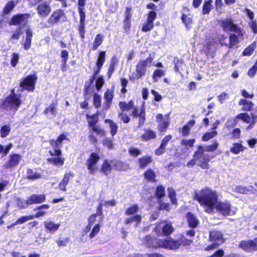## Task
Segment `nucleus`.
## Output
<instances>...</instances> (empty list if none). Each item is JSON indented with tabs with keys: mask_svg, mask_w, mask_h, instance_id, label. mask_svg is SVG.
<instances>
[{
	"mask_svg": "<svg viewBox=\"0 0 257 257\" xmlns=\"http://www.w3.org/2000/svg\"><path fill=\"white\" fill-rule=\"evenodd\" d=\"M194 199L204 208L207 212L211 213L217 203L218 194L215 191L206 188L200 191H196Z\"/></svg>",
	"mask_w": 257,
	"mask_h": 257,
	"instance_id": "obj_1",
	"label": "nucleus"
},
{
	"mask_svg": "<svg viewBox=\"0 0 257 257\" xmlns=\"http://www.w3.org/2000/svg\"><path fill=\"white\" fill-rule=\"evenodd\" d=\"M103 206V202H100L99 206L97 207V212L96 214L91 215L88 219V224L92 226V229L89 235L90 238L95 237L100 230L99 224L96 223L94 225L96 221V217L97 216L101 215L102 214V206Z\"/></svg>",
	"mask_w": 257,
	"mask_h": 257,
	"instance_id": "obj_2",
	"label": "nucleus"
},
{
	"mask_svg": "<svg viewBox=\"0 0 257 257\" xmlns=\"http://www.w3.org/2000/svg\"><path fill=\"white\" fill-rule=\"evenodd\" d=\"M209 239L212 243L206 247V250L217 248L220 245L223 243L225 240L223 234L219 231L213 230L210 232Z\"/></svg>",
	"mask_w": 257,
	"mask_h": 257,
	"instance_id": "obj_3",
	"label": "nucleus"
},
{
	"mask_svg": "<svg viewBox=\"0 0 257 257\" xmlns=\"http://www.w3.org/2000/svg\"><path fill=\"white\" fill-rule=\"evenodd\" d=\"M154 230L159 235L168 236L174 231L172 223L168 221H162L154 228Z\"/></svg>",
	"mask_w": 257,
	"mask_h": 257,
	"instance_id": "obj_4",
	"label": "nucleus"
},
{
	"mask_svg": "<svg viewBox=\"0 0 257 257\" xmlns=\"http://www.w3.org/2000/svg\"><path fill=\"white\" fill-rule=\"evenodd\" d=\"M22 101L20 99V95L13 94L8 97L3 103L4 108L10 109L13 111H16L20 106Z\"/></svg>",
	"mask_w": 257,
	"mask_h": 257,
	"instance_id": "obj_5",
	"label": "nucleus"
},
{
	"mask_svg": "<svg viewBox=\"0 0 257 257\" xmlns=\"http://www.w3.org/2000/svg\"><path fill=\"white\" fill-rule=\"evenodd\" d=\"M193 157L197 159V165L203 169H208L210 159L208 154L202 152L201 149H197L194 153Z\"/></svg>",
	"mask_w": 257,
	"mask_h": 257,
	"instance_id": "obj_6",
	"label": "nucleus"
},
{
	"mask_svg": "<svg viewBox=\"0 0 257 257\" xmlns=\"http://www.w3.org/2000/svg\"><path fill=\"white\" fill-rule=\"evenodd\" d=\"M234 34H231L229 36V43L228 47L230 49H236L239 46L238 44L241 41L244 40L245 31L242 29H238Z\"/></svg>",
	"mask_w": 257,
	"mask_h": 257,
	"instance_id": "obj_7",
	"label": "nucleus"
},
{
	"mask_svg": "<svg viewBox=\"0 0 257 257\" xmlns=\"http://www.w3.org/2000/svg\"><path fill=\"white\" fill-rule=\"evenodd\" d=\"M68 140L67 137L64 135L61 134L56 141L54 140H51L49 143L53 148V151H49L51 156H60L62 152L60 148L62 147V143L64 140Z\"/></svg>",
	"mask_w": 257,
	"mask_h": 257,
	"instance_id": "obj_8",
	"label": "nucleus"
},
{
	"mask_svg": "<svg viewBox=\"0 0 257 257\" xmlns=\"http://www.w3.org/2000/svg\"><path fill=\"white\" fill-rule=\"evenodd\" d=\"M37 80V76L36 74L27 76L20 83V87L29 91H33Z\"/></svg>",
	"mask_w": 257,
	"mask_h": 257,
	"instance_id": "obj_9",
	"label": "nucleus"
},
{
	"mask_svg": "<svg viewBox=\"0 0 257 257\" xmlns=\"http://www.w3.org/2000/svg\"><path fill=\"white\" fill-rule=\"evenodd\" d=\"M214 209L223 215H232L235 213V211L231 208V205L228 202L217 201Z\"/></svg>",
	"mask_w": 257,
	"mask_h": 257,
	"instance_id": "obj_10",
	"label": "nucleus"
},
{
	"mask_svg": "<svg viewBox=\"0 0 257 257\" xmlns=\"http://www.w3.org/2000/svg\"><path fill=\"white\" fill-rule=\"evenodd\" d=\"M153 58L151 57H148L145 60H143L139 62L136 66V77L139 79L145 74L146 67L151 63Z\"/></svg>",
	"mask_w": 257,
	"mask_h": 257,
	"instance_id": "obj_11",
	"label": "nucleus"
},
{
	"mask_svg": "<svg viewBox=\"0 0 257 257\" xmlns=\"http://www.w3.org/2000/svg\"><path fill=\"white\" fill-rule=\"evenodd\" d=\"M239 247L246 252H252L257 250V237L253 240H242Z\"/></svg>",
	"mask_w": 257,
	"mask_h": 257,
	"instance_id": "obj_12",
	"label": "nucleus"
},
{
	"mask_svg": "<svg viewBox=\"0 0 257 257\" xmlns=\"http://www.w3.org/2000/svg\"><path fill=\"white\" fill-rule=\"evenodd\" d=\"M221 26L225 31L236 32L238 29H242L240 27L234 23L233 20L231 18H227L221 21Z\"/></svg>",
	"mask_w": 257,
	"mask_h": 257,
	"instance_id": "obj_13",
	"label": "nucleus"
},
{
	"mask_svg": "<svg viewBox=\"0 0 257 257\" xmlns=\"http://www.w3.org/2000/svg\"><path fill=\"white\" fill-rule=\"evenodd\" d=\"M99 159L100 158L98 154L92 153L86 161L87 168L90 174H93L95 172L97 168L96 164Z\"/></svg>",
	"mask_w": 257,
	"mask_h": 257,
	"instance_id": "obj_14",
	"label": "nucleus"
},
{
	"mask_svg": "<svg viewBox=\"0 0 257 257\" xmlns=\"http://www.w3.org/2000/svg\"><path fill=\"white\" fill-rule=\"evenodd\" d=\"M180 240H175L173 238L161 239V247H164L169 249H175L180 246Z\"/></svg>",
	"mask_w": 257,
	"mask_h": 257,
	"instance_id": "obj_15",
	"label": "nucleus"
},
{
	"mask_svg": "<svg viewBox=\"0 0 257 257\" xmlns=\"http://www.w3.org/2000/svg\"><path fill=\"white\" fill-rule=\"evenodd\" d=\"M37 11L41 17H47L51 11V8L49 4L46 2L39 4L37 7Z\"/></svg>",
	"mask_w": 257,
	"mask_h": 257,
	"instance_id": "obj_16",
	"label": "nucleus"
},
{
	"mask_svg": "<svg viewBox=\"0 0 257 257\" xmlns=\"http://www.w3.org/2000/svg\"><path fill=\"white\" fill-rule=\"evenodd\" d=\"M21 159L22 156L19 154L11 155L9 157V160L4 165V167L7 169L15 167L18 165Z\"/></svg>",
	"mask_w": 257,
	"mask_h": 257,
	"instance_id": "obj_17",
	"label": "nucleus"
},
{
	"mask_svg": "<svg viewBox=\"0 0 257 257\" xmlns=\"http://www.w3.org/2000/svg\"><path fill=\"white\" fill-rule=\"evenodd\" d=\"M30 17V15L28 14H18L14 16L11 19L12 24L13 25H19L27 23Z\"/></svg>",
	"mask_w": 257,
	"mask_h": 257,
	"instance_id": "obj_18",
	"label": "nucleus"
},
{
	"mask_svg": "<svg viewBox=\"0 0 257 257\" xmlns=\"http://www.w3.org/2000/svg\"><path fill=\"white\" fill-rule=\"evenodd\" d=\"M143 243L149 247H160L161 239H157L155 237H152L150 235H147L143 240Z\"/></svg>",
	"mask_w": 257,
	"mask_h": 257,
	"instance_id": "obj_19",
	"label": "nucleus"
},
{
	"mask_svg": "<svg viewBox=\"0 0 257 257\" xmlns=\"http://www.w3.org/2000/svg\"><path fill=\"white\" fill-rule=\"evenodd\" d=\"M157 119L159 124L158 127L161 131H165L169 125V118L168 115L165 117L162 114H158L157 115Z\"/></svg>",
	"mask_w": 257,
	"mask_h": 257,
	"instance_id": "obj_20",
	"label": "nucleus"
},
{
	"mask_svg": "<svg viewBox=\"0 0 257 257\" xmlns=\"http://www.w3.org/2000/svg\"><path fill=\"white\" fill-rule=\"evenodd\" d=\"M251 115L246 113H240L236 115V119H240L246 123L252 122L256 123L257 121V115L252 113H250Z\"/></svg>",
	"mask_w": 257,
	"mask_h": 257,
	"instance_id": "obj_21",
	"label": "nucleus"
},
{
	"mask_svg": "<svg viewBox=\"0 0 257 257\" xmlns=\"http://www.w3.org/2000/svg\"><path fill=\"white\" fill-rule=\"evenodd\" d=\"M64 15V12L62 10L55 11L48 19L47 22L50 25L53 26L58 23L61 17Z\"/></svg>",
	"mask_w": 257,
	"mask_h": 257,
	"instance_id": "obj_22",
	"label": "nucleus"
},
{
	"mask_svg": "<svg viewBox=\"0 0 257 257\" xmlns=\"http://www.w3.org/2000/svg\"><path fill=\"white\" fill-rule=\"evenodd\" d=\"M217 47V44L214 40H209L205 43L204 51L207 55L213 54Z\"/></svg>",
	"mask_w": 257,
	"mask_h": 257,
	"instance_id": "obj_23",
	"label": "nucleus"
},
{
	"mask_svg": "<svg viewBox=\"0 0 257 257\" xmlns=\"http://www.w3.org/2000/svg\"><path fill=\"white\" fill-rule=\"evenodd\" d=\"M44 194H33L28 198V203L30 205L36 203H41L45 200Z\"/></svg>",
	"mask_w": 257,
	"mask_h": 257,
	"instance_id": "obj_24",
	"label": "nucleus"
},
{
	"mask_svg": "<svg viewBox=\"0 0 257 257\" xmlns=\"http://www.w3.org/2000/svg\"><path fill=\"white\" fill-rule=\"evenodd\" d=\"M44 225L45 228L51 232L57 231L60 226L59 223H55L54 222L50 220L45 221L44 222Z\"/></svg>",
	"mask_w": 257,
	"mask_h": 257,
	"instance_id": "obj_25",
	"label": "nucleus"
},
{
	"mask_svg": "<svg viewBox=\"0 0 257 257\" xmlns=\"http://www.w3.org/2000/svg\"><path fill=\"white\" fill-rule=\"evenodd\" d=\"M113 91H112L109 89H107L106 90V91L105 92V93L104 94V99H105V100L106 101V105L104 107V108L106 110L108 109L110 107V104L111 103V100L113 98Z\"/></svg>",
	"mask_w": 257,
	"mask_h": 257,
	"instance_id": "obj_26",
	"label": "nucleus"
},
{
	"mask_svg": "<svg viewBox=\"0 0 257 257\" xmlns=\"http://www.w3.org/2000/svg\"><path fill=\"white\" fill-rule=\"evenodd\" d=\"M239 104L242 105V109L243 111H251L253 106V104L251 101L244 99H241L239 102Z\"/></svg>",
	"mask_w": 257,
	"mask_h": 257,
	"instance_id": "obj_27",
	"label": "nucleus"
},
{
	"mask_svg": "<svg viewBox=\"0 0 257 257\" xmlns=\"http://www.w3.org/2000/svg\"><path fill=\"white\" fill-rule=\"evenodd\" d=\"M41 174L36 171L30 169H28L27 170V178L29 180H37L41 178Z\"/></svg>",
	"mask_w": 257,
	"mask_h": 257,
	"instance_id": "obj_28",
	"label": "nucleus"
},
{
	"mask_svg": "<svg viewBox=\"0 0 257 257\" xmlns=\"http://www.w3.org/2000/svg\"><path fill=\"white\" fill-rule=\"evenodd\" d=\"M187 217L189 226L192 227H196L198 223V220L195 216L191 212H188Z\"/></svg>",
	"mask_w": 257,
	"mask_h": 257,
	"instance_id": "obj_29",
	"label": "nucleus"
},
{
	"mask_svg": "<svg viewBox=\"0 0 257 257\" xmlns=\"http://www.w3.org/2000/svg\"><path fill=\"white\" fill-rule=\"evenodd\" d=\"M218 146V144L217 142H214L212 145H208V146H200L198 147L197 149H201L202 150V152L204 153L206 152H212L215 151L217 149Z\"/></svg>",
	"mask_w": 257,
	"mask_h": 257,
	"instance_id": "obj_30",
	"label": "nucleus"
},
{
	"mask_svg": "<svg viewBox=\"0 0 257 257\" xmlns=\"http://www.w3.org/2000/svg\"><path fill=\"white\" fill-rule=\"evenodd\" d=\"M17 3L14 1L8 2L3 10V15H6L9 14L15 7Z\"/></svg>",
	"mask_w": 257,
	"mask_h": 257,
	"instance_id": "obj_31",
	"label": "nucleus"
},
{
	"mask_svg": "<svg viewBox=\"0 0 257 257\" xmlns=\"http://www.w3.org/2000/svg\"><path fill=\"white\" fill-rule=\"evenodd\" d=\"M105 122L109 123L110 134L112 136H114L116 134L117 131V125L112 120L109 119H105Z\"/></svg>",
	"mask_w": 257,
	"mask_h": 257,
	"instance_id": "obj_32",
	"label": "nucleus"
},
{
	"mask_svg": "<svg viewBox=\"0 0 257 257\" xmlns=\"http://www.w3.org/2000/svg\"><path fill=\"white\" fill-rule=\"evenodd\" d=\"M245 148L241 144L238 143H233L230 149V151L233 154H238L240 152L243 151Z\"/></svg>",
	"mask_w": 257,
	"mask_h": 257,
	"instance_id": "obj_33",
	"label": "nucleus"
},
{
	"mask_svg": "<svg viewBox=\"0 0 257 257\" xmlns=\"http://www.w3.org/2000/svg\"><path fill=\"white\" fill-rule=\"evenodd\" d=\"M103 41V36L101 34H97L94 40L92 49L96 50L98 47L102 44Z\"/></svg>",
	"mask_w": 257,
	"mask_h": 257,
	"instance_id": "obj_34",
	"label": "nucleus"
},
{
	"mask_svg": "<svg viewBox=\"0 0 257 257\" xmlns=\"http://www.w3.org/2000/svg\"><path fill=\"white\" fill-rule=\"evenodd\" d=\"M57 157H54L48 159V161L56 166H62L64 164V158L57 156Z\"/></svg>",
	"mask_w": 257,
	"mask_h": 257,
	"instance_id": "obj_35",
	"label": "nucleus"
},
{
	"mask_svg": "<svg viewBox=\"0 0 257 257\" xmlns=\"http://www.w3.org/2000/svg\"><path fill=\"white\" fill-rule=\"evenodd\" d=\"M119 106L122 111L128 110L134 108V105L133 101H130L127 103L124 102H120L119 103Z\"/></svg>",
	"mask_w": 257,
	"mask_h": 257,
	"instance_id": "obj_36",
	"label": "nucleus"
},
{
	"mask_svg": "<svg viewBox=\"0 0 257 257\" xmlns=\"http://www.w3.org/2000/svg\"><path fill=\"white\" fill-rule=\"evenodd\" d=\"M87 121L88 122L89 126L92 127L93 126L96 125V123L97 122L98 118L97 114H94L91 116L86 115Z\"/></svg>",
	"mask_w": 257,
	"mask_h": 257,
	"instance_id": "obj_37",
	"label": "nucleus"
},
{
	"mask_svg": "<svg viewBox=\"0 0 257 257\" xmlns=\"http://www.w3.org/2000/svg\"><path fill=\"white\" fill-rule=\"evenodd\" d=\"M142 217L140 215H135L130 217L126 218L124 221L125 224H130L133 222H136L137 224L140 222Z\"/></svg>",
	"mask_w": 257,
	"mask_h": 257,
	"instance_id": "obj_38",
	"label": "nucleus"
},
{
	"mask_svg": "<svg viewBox=\"0 0 257 257\" xmlns=\"http://www.w3.org/2000/svg\"><path fill=\"white\" fill-rule=\"evenodd\" d=\"M105 60V52L101 51L98 56L96 62V66L102 67Z\"/></svg>",
	"mask_w": 257,
	"mask_h": 257,
	"instance_id": "obj_39",
	"label": "nucleus"
},
{
	"mask_svg": "<svg viewBox=\"0 0 257 257\" xmlns=\"http://www.w3.org/2000/svg\"><path fill=\"white\" fill-rule=\"evenodd\" d=\"M11 130V128L9 125L2 126L0 131L1 137L3 138H6L10 134Z\"/></svg>",
	"mask_w": 257,
	"mask_h": 257,
	"instance_id": "obj_40",
	"label": "nucleus"
},
{
	"mask_svg": "<svg viewBox=\"0 0 257 257\" xmlns=\"http://www.w3.org/2000/svg\"><path fill=\"white\" fill-rule=\"evenodd\" d=\"M111 170V167L110 164L107 160H105L102 165V172L105 175H108L110 173Z\"/></svg>",
	"mask_w": 257,
	"mask_h": 257,
	"instance_id": "obj_41",
	"label": "nucleus"
},
{
	"mask_svg": "<svg viewBox=\"0 0 257 257\" xmlns=\"http://www.w3.org/2000/svg\"><path fill=\"white\" fill-rule=\"evenodd\" d=\"M151 162L152 159L150 157H145L141 158L139 160L140 167L141 168H144Z\"/></svg>",
	"mask_w": 257,
	"mask_h": 257,
	"instance_id": "obj_42",
	"label": "nucleus"
},
{
	"mask_svg": "<svg viewBox=\"0 0 257 257\" xmlns=\"http://www.w3.org/2000/svg\"><path fill=\"white\" fill-rule=\"evenodd\" d=\"M142 138L145 140L155 139L156 138V134L152 130H147L142 135Z\"/></svg>",
	"mask_w": 257,
	"mask_h": 257,
	"instance_id": "obj_43",
	"label": "nucleus"
},
{
	"mask_svg": "<svg viewBox=\"0 0 257 257\" xmlns=\"http://www.w3.org/2000/svg\"><path fill=\"white\" fill-rule=\"evenodd\" d=\"M139 209V208L137 205H133L126 209L125 214L126 215H133L138 212Z\"/></svg>",
	"mask_w": 257,
	"mask_h": 257,
	"instance_id": "obj_44",
	"label": "nucleus"
},
{
	"mask_svg": "<svg viewBox=\"0 0 257 257\" xmlns=\"http://www.w3.org/2000/svg\"><path fill=\"white\" fill-rule=\"evenodd\" d=\"M46 114H51L53 116H55L56 112V105L53 103L51 104L44 111Z\"/></svg>",
	"mask_w": 257,
	"mask_h": 257,
	"instance_id": "obj_45",
	"label": "nucleus"
},
{
	"mask_svg": "<svg viewBox=\"0 0 257 257\" xmlns=\"http://www.w3.org/2000/svg\"><path fill=\"white\" fill-rule=\"evenodd\" d=\"M255 48V43H252L248 47H247L243 52V55L244 56H250Z\"/></svg>",
	"mask_w": 257,
	"mask_h": 257,
	"instance_id": "obj_46",
	"label": "nucleus"
},
{
	"mask_svg": "<svg viewBox=\"0 0 257 257\" xmlns=\"http://www.w3.org/2000/svg\"><path fill=\"white\" fill-rule=\"evenodd\" d=\"M165 74V71L162 69H157L155 71L153 78L155 81H158L159 79Z\"/></svg>",
	"mask_w": 257,
	"mask_h": 257,
	"instance_id": "obj_47",
	"label": "nucleus"
},
{
	"mask_svg": "<svg viewBox=\"0 0 257 257\" xmlns=\"http://www.w3.org/2000/svg\"><path fill=\"white\" fill-rule=\"evenodd\" d=\"M168 196L170 198L171 202L176 204L177 203V200L176 198V193L174 189L172 188H169L168 189Z\"/></svg>",
	"mask_w": 257,
	"mask_h": 257,
	"instance_id": "obj_48",
	"label": "nucleus"
},
{
	"mask_svg": "<svg viewBox=\"0 0 257 257\" xmlns=\"http://www.w3.org/2000/svg\"><path fill=\"white\" fill-rule=\"evenodd\" d=\"M145 177L149 181H155V174L151 170H148L144 174Z\"/></svg>",
	"mask_w": 257,
	"mask_h": 257,
	"instance_id": "obj_49",
	"label": "nucleus"
},
{
	"mask_svg": "<svg viewBox=\"0 0 257 257\" xmlns=\"http://www.w3.org/2000/svg\"><path fill=\"white\" fill-rule=\"evenodd\" d=\"M34 218L33 215L24 216L20 217L16 221V224H21L29 220H32Z\"/></svg>",
	"mask_w": 257,
	"mask_h": 257,
	"instance_id": "obj_50",
	"label": "nucleus"
},
{
	"mask_svg": "<svg viewBox=\"0 0 257 257\" xmlns=\"http://www.w3.org/2000/svg\"><path fill=\"white\" fill-rule=\"evenodd\" d=\"M217 135V132L215 131L211 132L206 133L202 137V140L203 141H207L210 139L213 138Z\"/></svg>",
	"mask_w": 257,
	"mask_h": 257,
	"instance_id": "obj_51",
	"label": "nucleus"
},
{
	"mask_svg": "<svg viewBox=\"0 0 257 257\" xmlns=\"http://www.w3.org/2000/svg\"><path fill=\"white\" fill-rule=\"evenodd\" d=\"M105 83L104 80L102 76H99L95 82V87L97 91H99Z\"/></svg>",
	"mask_w": 257,
	"mask_h": 257,
	"instance_id": "obj_52",
	"label": "nucleus"
},
{
	"mask_svg": "<svg viewBox=\"0 0 257 257\" xmlns=\"http://www.w3.org/2000/svg\"><path fill=\"white\" fill-rule=\"evenodd\" d=\"M101 97L97 93H95L93 96V104L95 107H99L101 105Z\"/></svg>",
	"mask_w": 257,
	"mask_h": 257,
	"instance_id": "obj_53",
	"label": "nucleus"
},
{
	"mask_svg": "<svg viewBox=\"0 0 257 257\" xmlns=\"http://www.w3.org/2000/svg\"><path fill=\"white\" fill-rule=\"evenodd\" d=\"M154 28V23H150L147 21L146 23H144L143 25L142 30L144 32H147L151 31Z\"/></svg>",
	"mask_w": 257,
	"mask_h": 257,
	"instance_id": "obj_54",
	"label": "nucleus"
},
{
	"mask_svg": "<svg viewBox=\"0 0 257 257\" xmlns=\"http://www.w3.org/2000/svg\"><path fill=\"white\" fill-rule=\"evenodd\" d=\"M145 110L141 108V111L139 113V125L142 126L145 121Z\"/></svg>",
	"mask_w": 257,
	"mask_h": 257,
	"instance_id": "obj_55",
	"label": "nucleus"
},
{
	"mask_svg": "<svg viewBox=\"0 0 257 257\" xmlns=\"http://www.w3.org/2000/svg\"><path fill=\"white\" fill-rule=\"evenodd\" d=\"M91 130L96 133L97 135H100L101 136H104L105 135V131L100 128L99 126L95 125L91 127Z\"/></svg>",
	"mask_w": 257,
	"mask_h": 257,
	"instance_id": "obj_56",
	"label": "nucleus"
},
{
	"mask_svg": "<svg viewBox=\"0 0 257 257\" xmlns=\"http://www.w3.org/2000/svg\"><path fill=\"white\" fill-rule=\"evenodd\" d=\"M156 196L159 198L164 196L165 194V188L162 186H159L157 188L156 192Z\"/></svg>",
	"mask_w": 257,
	"mask_h": 257,
	"instance_id": "obj_57",
	"label": "nucleus"
},
{
	"mask_svg": "<svg viewBox=\"0 0 257 257\" xmlns=\"http://www.w3.org/2000/svg\"><path fill=\"white\" fill-rule=\"evenodd\" d=\"M69 53L66 50H63L61 52V57L62 58L63 65L65 66L68 59Z\"/></svg>",
	"mask_w": 257,
	"mask_h": 257,
	"instance_id": "obj_58",
	"label": "nucleus"
},
{
	"mask_svg": "<svg viewBox=\"0 0 257 257\" xmlns=\"http://www.w3.org/2000/svg\"><path fill=\"white\" fill-rule=\"evenodd\" d=\"M118 117L124 123H128L130 121V118L126 113H123L122 112L118 114Z\"/></svg>",
	"mask_w": 257,
	"mask_h": 257,
	"instance_id": "obj_59",
	"label": "nucleus"
},
{
	"mask_svg": "<svg viewBox=\"0 0 257 257\" xmlns=\"http://www.w3.org/2000/svg\"><path fill=\"white\" fill-rule=\"evenodd\" d=\"M181 19L187 27L192 23V19L185 14L182 15Z\"/></svg>",
	"mask_w": 257,
	"mask_h": 257,
	"instance_id": "obj_60",
	"label": "nucleus"
},
{
	"mask_svg": "<svg viewBox=\"0 0 257 257\" xmlns=\"http://www.w3.org/2000/svg\"><path fill=\"white\" fill-rule=\"evenodd\" d=\"M103 144L108 149L110 150L113 148V141L106 138L103 141Z\"/></svg>",
	"mask_w": 257,
	"mask_h": 257,
	"instance_id": "obj_61",
	"label": "nucleus"
},
{
	"mask_svg": "<svg viewBox=\"0 0 257 257\" xmlns=\"http://www.w3.org/2000/svg\"><path fill=\"white\" fill-rule=\"evenodd\" d=\"M17 204L21 208H26L29 204L28 203V199L27 201H24L20 199H18L17 200Z\"/></svg>",
	"mask_w": 257,
	"mask_h": 257,
	"instance_id": "obj_62",
	"label": "nucleus"
},
{
	"mask_svg": "<svg viewBox=\"0 0 257 257\" xmlns=\"http://www.w3.org/2000/svg\"><path fill=\"white\" fill-rule=\"evenodd\" d=\"M195 142L194 139H190V140H182L181 141V144L189 147H192L193 144Z\"/></svg>",
	"mask_w": 257,
	"mask_h": 257,
	"instance_id": "obj_63",
	"label": "nucleus"
},
{
	"mask_svg": "<svg viewBox=\"0 0 257 257\" xmlns=\"http://www.w3.org/2000/svg\"><path fill=\"white\" fill-rule=\"evenodd\" d=\"M19 59V55L18 53H14L13 54V57L11 61V64L13 67H15L18 62Z\"/></svg>",
	"mask_w": 257,
	"mask_h": 257,
	"instance_id": "obj_64",
	"label": "nucleus"
}]
</instances>
